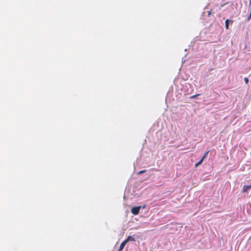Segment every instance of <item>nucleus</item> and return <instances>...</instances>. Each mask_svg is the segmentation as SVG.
<instances>
[{
	"mask_svg": "<svg viewBox=\"0 0 251 251\" xmlns=\"http://www.w3.org/2000/svg\"><path fill=\"white\" fill-rule=\"evenodd\" d=\"M141 208V206H135V207L132 208L131 211L133 215H136L139 213V211Z\"/></svg>",
	"mask_w": 251,
	"mask_h": 251,
	"instance_id": "f257e3e1",
	"label": "nucleus"
},
{
	"mask_svg": "<svg viewBox=\"0 0 251 251\" xmlns=\"http://www.w3.org/2000/svg\"><path fill=\"white\" fill-rule=\"evenodd\" d=\"M208 151H207L205 153V154L203 155V156L202 157V158L199 162H198L197 163H196V164H195L196 167H197L198 166H199L200 165H201L202 163V162H203V160L205 158V157H206V155L208 154Z\"/></svg>",
	"mask_w": 251,
	"mask_h": 251,
	"instance_id": "f03ea898",
	"label": "nucleus"
},
{
	"mask_svg": "<svg viewBox=\"0 0 251 251\" xmlns=\"http://www.w3.org/2000/svg\"><path fill=\"white\" fill-rule=\"evenodd\" d=\"M251 188V184L250 185H244L242 188V192H247Z\"/></svg>",
	"mask_w": 251,
	"mask_h": 251,
	"instance_id": "7ed1b4c3",
	"label": "nucleus"
},
{
	"mask_svg": "<svg viewBox=\"0 0 251 251\" xmlns=\"http://www.w3.org/2000/svg\"><path fill=\"white\" fill-rule=\"evenodd\" d=\"M127 243L124 240L121 243V245L120 246V248L119 249V250L118 251H122L123 249L124 248L126 244Z\"/></svg>",
	"mask_w": 251,
	"mask_h": 251,
	"instance_id": "20e7f679",
	"label": "nucleus"
},
{
	"mask_svg": "<svg viewBox=\"0 0 251 251\" xmlns=\"http://www.w3.org/2000/svg\"><path fill=\"white\" fill-rule=\"evenodd\" d=\"M125 241L126 243H127L129 241H135V239L133 237H131L130 236H129L127 237V238L126 240H125Z\"/></svg>",
	"mask_w": 251,
	"mask_h": 251,
	"instance_id": "39448f33",
	"label": "nucleus"
},
{
	"mask_svg": "<svg viewBox=\"0 0 251 251\" xmlns=\"http://www.w3.org/2000/svg\"><path fill=\"white\" fill-rule=\"evenodd\" d=\"M228 25H229V20H228V19H226L225 21V26H226V29H228Z\"/></svg>",
	"mask_w": 251,
	"mask_h": 251,
	"instance_id": "423d86ee",
	"label": "nucleus"
},
{
	"mask_svg": "<svg viewBox=\"0 0 251 251\" xmlns=\"http://www.w3.org/2000/svg\"><path fill=\"white\" fill-rule=\"evenodd\" d=\"M145 172H146V170H142V171H140L139 172H138L137 174L140 175V174L144 173Z\"/></svg>",
	"mask_w": 251,
	"mask_h": 251,
	"instance_id": "0eeeda50",
	"label": "nucleus"
},
{
	"mask_svg": "<svg viewBox=\"0 0 251 251\" xmlns=\"http://www.w3.org/2000/svg\"><path fill=\"white\" fill-rule=\"evenodd\" d=\"M199 95H200V94H197V95H193V96H191L190 98L191 99H194V98H196L197 96H198Z\"/></svg>",
	"mask_w": 251,
	"mask_h": 251,
	"instance_id": "6e6552de",
	"label": "nucleus"
},
{
	"mask_svg": "<svg viewBox=\"0 0 251 251\" xmlns=\"http://www.w3.org/2000/svg\"><path fill=\"white\" fill-rule=\"evenodd\" d=\"M244 80H245V82L246 83V84H248V82H249V79L247 77H245L244 78Z\"/></svg>",
	"mask_w": 251,
	"mask_h": 251,
	"instance_id": "1a4fd4ad",
	"label": "nucleus"
},
{
	"mask_svg": "<svg viewBox=\"0 0 251 251\" xmlns=\"http://www.w3.org/2000/svg\"><path fill=\"white\" fill-rule=\"evenodd\" d=\"M145 206H146V205H144V206L143 207V208H145Z\"/></svg>",
	"mask_w": 251,
	"mask_h": 251,
	"instance_id": "9d476101",
	"label": "nucleus"
}]
</instances>
